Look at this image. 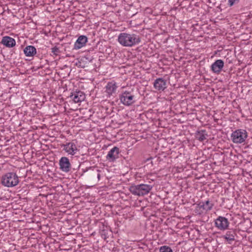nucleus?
Segmentation results:
<instances>
[{
    "mask_svg": "<svg viewBox=\"0 0 252 252\" xmlns=\"http://www.w3.org/2000/svg\"><path fill=\"white\" fill-rule=\"evenodd\" d=\"M118 42L124 47H132L138 44L141 39L139 35L134 33L123 32L118 37Z\"/></svg>",
    "mask_w": 252,
    "mask_h": 252,
    "instance_id": "nucleus-1",
    "label": "nucleus"
},
{
    "mask_svg": "<svg viewBox=\"0 0 252 252\" xmlns=\"http://www.w3.org/2000/svg\"><path fill=\"white\" fill-rule=\"evenodd\" d=\"M1 183L4 187L11 188L18 184L19 179L18 175L15 173L8 172L2 176Z\"/></svg>",
    "mask_w": 252,
    "mask_h": 252,
    "instance_id": "nucleus-2",
    "label": "nucleus"
},
{
    "mask_svg": "<svg viewBox=\"0 0 252 252\" xmlns=\"http://www.w3.org/2000/svg\"><path fill=\"white\" fill-rule=\"evenodd\" d=\"M153 187L147 184H139L132 185L129 188L130 192L133 195L137 196H144L149 193Z\"/></svg>",
    "mask_w": 252,
    "mask_h": 252,
    "instance_id": "nucleus-3",
    "label": "nucleus"
},
{
    "mask_svg": "<svg viewBox=\"0 0 252 252\" xmlns=\"http://www.w3.org/2000/svg\"><path fill=\"white\" fill-rule=\"evenodd\" d=\"M248 137V133L244 129H237L234 131L231 135L232 141L234 143H242Z\"/></svg>",
    "mask_w": 252,
    "mask_h": 252,
    "instance_id": "nucleus-4",
    "label": "nucleus"
},
{
    "mask_svg": "<svg viewBox=\"0 0 252 252\" xmlns=\"http://www.w3.org/2000/svg\"><path fill=\"white\" fill-rule=\"evenodd\" d=\"M120 100L126 106H130L135 102V96L132 92L126 91L120 95Z\"/></svg>",
    "mask_w": 252,
    "mask_h": 252,
    "instance_id": "nucleus-5",
    "label": "nucleus"
},
{
    "mask_svg": "<svg viewBox=\"0 0 252 252\" xmlns=\"http://www.w3.org/2000/svg\"><path fill=\"white\" fill-rule=\"evenodd\" d=\"M77 143V140L74 139L72 140L71 142L62 144L61 147H63V150L68 155L74 156L79 151V149L76 145Z\"/></svg>",
    "mask_w": 252,
    "mask_h": 252,
    "instance_id": "nucleus-6",
    "label": "nucleus"
},
{
    "mask_svg": "<svg viewBox=\"0 0 252 252\" xmlns=\"http://www.w3.org/2000/svg\"><path fill=\"white\" fill-rule=\"evenodd\" d=\"M213 206L214 204L209 200H207L204 202H200L197 204L195 212L197 214L201 215L203 213V211L208 212L210 211Z\"/></svg>",
    "mask_w": 252,
    "mask_h": 252,
    "instance_id": "nucleus-7",
    "label": "nucleus"
},
{
    "mask_svg": "<svg viewBox=\"0 0 252 252\" xmlns=\"http://www.w3.org/2000/svg\"><path fill=\"white\" fill-rule=\"evenodd\" d=\"M215 226L220 230H224L228 228L229 224L227 219L219 216L215 220Z\"/></svg>",
    "mask_w": 252,
    "mask_h": 252,
    "instance_id": "nucleus-8",
    "label": "nucleus"
},
{
    "mask_svg": "<svg viewBox=\"0 0 252 252\" xmlns=\"http://www.w3.org/2000/svg\"><path fill=\"white\" fill-rule=\"evenodd\" d=\"M105 88V92L106 93L107 96L110 97L116 93L118 88V86L116 82L112 81L107 84Z\"/></svg>",
    "mask_w": 252,
    "mask_h": 252,
    "instance_id": "nucleus-9",
    "label": "nucleus"
},
{
    "mask_svg": "<svg viewBox=\"0 0 252 252\" xmlns=\"http://www.w3.org/2000/svg\"><path fill=\"white\" fill-rule=\"evenodd\" d=\"M59 165L61 170L64 172H68L71 168V165L67 157L61 158L59 160Z\"/></svg>",
    "mask_w": 252,
    "mask_h": 252,
    "instance_id": "nucleus-10",
    "label": "nucleus"
},
{
    "mask_svg": "<svg viewBox=\"0 0 252 252\" xmlns=\"http://www.w3.org/2000/svg\"><path fill=\"white\" fill-rule=\"evenodd\" d=\"M154 87L158 91H163L167 88L166 81L162 78L156 79L154 83Z\"/></svg>",
    "mask_w": 252,
    "mask_h": 252,
    "instance_id": "nucleus-11",
    "label": "nucleus"
},
{
    "mask_svg": "<svg viewBox=\"0 0 252 252\" xmlns=\"http://www.w3.org/2000/svg\"><path fill=\"white\" fill-rule=\"evenodd\" d=\"M223 66V61L221 60H217L211 65V68L214 73L218 74L221 72Z\"/></svg>",
    "mask_w": 252,
    "mask_h": 252,
    "instance_id": "nucleus-12",
    "label": "nucleus"
},
{
    "mask_svg": "<svg viewBox=\"0 0 252 252\" xmlns=\"http://www.w3.org/2000/svg\"><path fill=\"white\" fill-rule=\"evenodd\" d=\"M119 154V148L117 147L113 148L108 153L106 158L110 161H114L118 158Z\"/></svg>",
    "mask_w": 252,
    "mask_h": 252,
    "instance_id": "nucleus-13",
    "label": "nucleus"
},
{
    "mask_svg": "<svg viewBox=\"0 0 252 252\" xmlns=\"http://www.w3.org/2000/svg\"><path fill=\"white\" fill-rule=\"evenodd\" d=\"M1 43L7 47L11 48L15 46L16 41L14 38L5 36L2 37Z\"/></svg>",
    "mask_w": 252,
    "mask_h": 252,
    "instance_id": "nucleus-14",
    "label": "nucleus"
},
{
    "mask_svg": "<svg viewBox=\"0 0 252 252\" xmlns=\"http://www.w3.org/2000/svg\"><path fill=\"white\" fill-rule=\"evenodd\" d=\"M87 37L86 36H80L74 44V49H79L84 46L87 42Z\"/></svg>",
    "mask_w": 252,
    "mask_h": 252,
    "instance_id": "nucleus-15",
    "label": "nucleus"
},
{
    "mask_svg": "<svg viewBox=\"0 0 252 252\" xmlns=\"http://www.w3.org/2000/svg\"><path fill=\"white\" fill-rule=\"evenodd\" d=\"M70 97L72 99L75 103H78L83 101L85 99V94L82 92H76L73 94L70 95Z\"/></svg>",
    "mask_w": 252,
    "mask_h": 252,
    "instance_id": "nucleus-16",
    "label": "nucleus"
},
{
    "mask_svg": "<svg viewBox=\"0 0 252 252\" xmlns=\"http://www.w3.org/2000/svg\"><path fill=\"white\" fill-rule=\"evenodd\" d=\"M100 171L98 169L93 170L89 174V178L90 180L98 182L100 179Z\"/></svg>",
    "mask_w": 252,
    "mask_h": 252,
    "instance_id": "nucleus-17",
    "label": "nucleus"
},
{
    "mask_svg": "<svg viewBox=\"0 0 252 252\" xmlns=\"http://www.w3.org/2000/svg\"><path fill=\"white\" fill-rule=\"evenodd\" d=\"M24 52L27 57H33L36 53V49L33 46L29 45L24 49Z\"/></svg>",
    "mask_w": 252,
    "mask_h": 252,
    "instance_id": "nucleus-18",
    "label": "nucleus"
},
{
    "mask_svg": "<svg viewBox=\"0 0 252 252\" xmlns=\"http://www.w3.org/2000/svg\"><path fill=\"white\" fill-rule=\"evenodd\" d=\"M207 134L205 130L198 131L195 133V136L197 139L200 142H203L207 139Z\"/></svg>",
    "mask_w": 252,
    "mask_h": 252,
    "instance_id": "nucleus-19",
    "label": "nucleus"
},
{
    "mask_svg": "<svg viewBox=\"0 0 252 252\" xmlns=\"http://www.w3.org/2000/svg\"><path fill=\"white\" fill-rule=\"evenodd\" d=\"M236 234L233 231H228L226 232L223 238L227 241H233L235 240V236Z\"/></svg>",
    "mask_w": 252,
    "mask_h": 252,
    "instance_id": "nucleus-20",
    "label": "nucleus"
},
{
    "mask_svg": "<svg viewBox=\"0 0 252 252\" xmlns=\"http://www.w3.org/2000/svg\"><path fill=\"white\" fill-rule=\"evenodd\" d=\"M160 252H173L172 249L168 246H162L159 249Z\"/></svg>",
    "mask_w": 252,
    "mask_h": 252,
    "instance_id": "nucleus-21",
    "label": "nucleus"
},
{
    "mask_svg": "<svg viewBox=\"0 0 252 252\" xmlns=\"http://www.w3.org/2000/svg\"><path fill=\"white\" fill-rule=\"evenodd\" d=\"M52 50V53L55 55H58L59 53H60V50L59 48L57 47L56 46L52 48L51 49Z\"/></svg>",
    "mask_w": 252,
    "mask_h": 252,
    "instance_id": "nucleus-22",
    "label": "nucleus"
},
{
    "mask_svg": "<svg viewBox=\"0 0 252 252\" xmlns=\"http://www.w3.org/2000/svg\"><path fill=\"white\" fill-rule=\"evenodd\" d=\"M239 1V0H228V5L232 6L235 3H237Z\"/></svg>",
    "mask_w": 252,
    "mask_h": 252,
    "instance_id": "nucleus-23",
    "label": "nucleus"
}]
</instances>
